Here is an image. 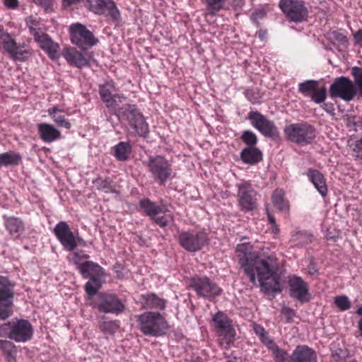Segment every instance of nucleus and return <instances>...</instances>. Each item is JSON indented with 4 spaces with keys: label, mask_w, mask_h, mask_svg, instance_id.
Masks as SVG:
<instances>
[{
    "label": "nucleus",
    "mask_w": 362,
    "mask_h": 362,
    "mask_svg": "<svg viewBox=\"0 0 362 362\" xmlns=\"http://www.w3.org/2000/svg\"><path fill=\"white\" fill-rule=\"evenodd\" d=\"M259 249L261 251L250 246V282L255 284L257 279L261 291L274 297L282 292L285 280L276 259L266 255L263 247Z\"/></svg>",
    "instance_id": "obj_1"
},
{
    "label": "nucleus",
    "mask_w": 362,
    "mask_h": 362,
    "mask_svg": "<svg viewBox=\"0 0 362 362\" xmlns=\"http://www.w3.org/2000/svg\"><path fill=\"white\" fill-rule=\"evenodd\" d=\"M115 114L120 121L126 122L130 129L134 130L129 132L130 134L144 138L148 136V124L136 105L124 104L117 109Z\"/></svg>",
    "instance_id": "obj_2"
},
{
    "label": "nucleus",
    "mask_w": 362,
    "mask_h": 362,
    "mask_svg": "<svg viewBox=\"0 0 362 362\" xmlns=\"http://www.w3.org/2000/svg\"><path fill=\"white\" fill-rule=\"evenodd\" d=\"M140 331L146 336L158 337L164 335L170 327L160 313L146 311L136 316Z\"/></svg>",
    "instance_id": "obj_3"
},
{
    "label": "nucleus",
    "mask_w": 362,
    "mask_h": 362,
    "mask_svg": "<svg viewBox=\"0 0 362 362\" xmlns=\"http://www.w3.org/2000/svg\"><path fill=\"white\" fill-rule=\"evenodd\" d=\"M33 334V327L27 320H13L0 325V337H8L16 342L28 341Z\"/></svg>",
    "instance_id": "obj_4"
},
{
    "label": "nucleus",
    "mask_w": 362,
    "mask_h": 362,
    "mask_svg": "<svg viewBox=\"0 0 362 362\" xmlns=\"http://www.w3.org/2000/svg\"><path fill=\"white\" fill-rule=\"evenodd\" d=\"M146 167L151 177L160 185H165L169 180L173 177L172 163L163 156H149Z\"/></svg>",
    "instance_id": "obj_5"
},
{
    "label": "nucleus",
    "mask_w": 362,
    "mask_h": 362,
    "mask_svg": "<svg viewBox=\"0 0 362 362\" xmlns=\"http://www.w3.org/2000/svg\"><path fill=\"white\" fill-rule=\"evenodd\" d=\"M189 287L195 291L199 298L214 301L223 293V289L211 279L206 276L194 275L189 280Z\"/></svg>",
    "instance_id": "obj_6"
},
{
    "label": "nucleus",
    "mask_w": 362,
    "mask_h": 362,
    "mask_svg": "<svg viewBox=\"0 0 362 362\" xmlns=\"http://www.w3.org/2000/svg\"><path fill=\"white\" fill-rule=\"evenodd\" d=\"M284 134L288 140L300 146L311 144L316 136L315 128L307 123L291 124L284 128Z\"/></svg>",
    "instance_id": "obj_7"
},
{
    "label": "nucleus",
    "mask_w": 362,
    "mask_h": 362,
    "mask_svg": "<svg viewBox=\"0 0 362 362\" xmlns=\"http://www.w3.org/2000/svg\"><path fill=\"white\" fill-rule=\"evenodd\" d=\"M14 288L15 283L0 274V320H6L13 314Z\"/></svg>",
    "instance_id": "obj_8"
},
{
    "label": "nucleus",
    "mask_w": 362,
    "mask_h": 362,
    "mask_svg": "<svg viewBox=\"0 0 362 362\" xmlns=\"http://www.w3.org/2000/svg\"><path fill=\"white\" fill-rule=\"evenodd\" d=\"M214 330L219 338V344L221 346L228 348L233 341L235 336V330L232 324V320L228 315L218 311L212 317Z\"/></svg>",
    "instance_id": "obj_9"
},
{
    "label": "nucleus",
    "mask_w": 362,
    "mask_h": 362,
    "mask_svg": "<svg viewBox=\"0 0 362 362\" xmlns=\"http://www.w3.org/2000/svg\"><path fill=\"white\" fill-rule=\"evenodd\" d=\"M24 47L23 44L18 45L12 35L0 25V49L14 61L25 62L28 59L30 52Z\"/></svg>",
    "instance_id": "obj_10"
},
{
    "label": "nucleus",
    "mask_w": 362,
    "mask_h": 362,
    "mask_svg": "<svg viewBox=\"0 0 362 362\" xmlns=\"http://www.w3.org/2000/svg\"><path fill=\"white\" fill-rule=\"evenodd\" d=\"M208 234L203 230L181 231L178 235L180 245L189 252L200 251L209 244Z\"/></svg>",
    "instance_id": "obj_11"
},
{
    "label": "nucleus",
    "mask_w": 362,
    "mask_h": 362,
    "mask_svg": "<svg viewBox=\"0 0 362 362\" xmlns=\"http://www.w3.org/2000/svg\"><path fill=\"white\" fill-rule=\"evenodd\" d=\"M279 6L290 22L299 23L308 18V9L303 0H280Z\"/></svg>",
    "instance_id": "obj_12"
},
{
    "label": "nucleus",
    "mask_w": 362,
    "mask_h": 362,
    "mask_svg": "<svg viewBox=\"0 0 362 362\" xmlns=\"http://www.w3.org/2000/svg\"><path fill=\"white\" fill-rule=\"evenodd\" d=\"M357 91L353 81L347 77L340 76L334 81L329 87V95L332 98H339L349 102L356 95Z\"/></svg>",
    "instance_id": "obj_13"
},
{
    "label": "nucleus",
    "mask_w": 362,
    "mask_h": 362,
    "mask_svg": "<svg viewBox=\"0 0 362 362\" xmlns=\"http://www.w3.org/2000/svg\"><path fill=\"white\" fill-rule=\"evenodd\" d=\"M250 123L265 137L274 141L280 138V133L274 122L260 112L250 110Z\"/></svg>",
    "instance_id": "obj_14"
},
{
    "label": "nucleus",
    "mask_w": 362,
    "mask_h": 362,
    "mask_svg": "<svg viewBox=\"0 0 362 362\" xmlns=\"http://www.w3.org/2000/svg\"><path fill=\"white\" fill-rule=\"evenodd\" d=\"M139 205L141 210L160 228L166 227L173 220L172 216L169 214H164L160 216L163 212L162 207L148 198L141 199Z\"/></svg>",
    "instance_id": "obj_15"
},
{
    "label": "nucleus",
    "mask_w": 362,
    "mask_h": 362,
    "mask_svg": "<svg viewBox=\"0 0 362 362\" xmlns=\"http://www.w3.org/2000/svg\"><path fill=\"white\" fill-rule=\"evenodd\" d=\"M71 42L79 48L86 49L97 44L93 33L81 23L72 24L70 27Z\"/></svg>",
    "instance_id": "obj_16"
},
{
    "label": "nucleus",
    "mask_w": 362,
    "mask_h": 362,
    "mask_svg": "<svg viewBox=\"0 0 362 362\" xmlns=\"http://www.w3.org/2000/svg\"><path fill=\"white\" fill-rule=\"evenodd\" d=\"M84 6L97 15H103L107 11L112 20L117 21L121 18L120 11L113 0H85Z\"/></svg>",
    "instance_id": "obj_17"
},
{
    "label": "nucleus",
    "mask_w": 362,
    "mask_h": 362,
    "mask_svg": "<svg viewBox=\"0 0 362 362\" xmlns=\"http://www.w3.org/2000/svg\"><path fill=\"white\" fill-rule=\"evenodd\" d=\"M100 300L97 304L98 310L104 313H112L118 315L125 309L124 303L113 293H100Z\"/></svg>",
    "instance_id": "obj_18"
},
{
    "label": "nucleus",
    "mask_w": 362,
    "mask_h": 362,
    "mask_svg": "<svg viewBox=\"0 0 362 362\" xmlns=\"http://www.w3.org/2000/svg\"><path fill=\"white\" fill-rule=\"evenodd\" d=\"M53 233L66 250L73 252L76 248V238L66 222L59 221L54 228Z\"/></svg>",
    "instance_id": "obj_19"
},
{
    "label": "nucleus",
    "mask_w": 362,
    "mask_h": 362,
    "mask_svg": "<svg viewBox=\"0 0 362 362\" xmlns=\"http://www.w3.org/2000/svg\"><path fill=\"white\" fill-rule=\"evenodd\" d=\"M117 89L113 81H108L99 86V93L107 108L115 107L125 97L117 93Z\"/></svg>",
    "instance_id": "obj_20"
},
{
    "label": "nucleus",
    "mask_w": 362,
    "mask_h": 362,
    "mask_svg": "<svg viewBox=\"0 0 362 362\" xmlns=\"http://www.w3.org/2000/svg\"><path fill=\"white\" fill-rule=\"evenodd\" d=\"M290 295L301 303H307L310 299V295L306 283L301 277L293 276L288 281Z\"/></svg>",
    "instance_id": "obj_21"
},
{
    "label": "nucleus",
    "mask_w": 362,
    "mask_h": 362,
    "mask_svg": "<svg viewBox=\"0 0 362 362\" xmlns=\"http://www.w3.org/2000/svg\"><path fill=\"white\" fill-rule=\"evenodd\" d=\"M293 362H317L316 351L307 345H298L291 354Z\"/></svg>",
    "instance_id": "obj_22"
},
{
    "label": "nucleus",
    "mask_w": 362,
    "mask_h": 362,
    "mask_svg": "<svg viewBox=\"0 0 362 362\" xmlns=\"http://www.w3.org/2000/svg\"><path fill=\"white\" fill-rule=\"evenodd\" d=\"M63 56L70 65L78 68L83 67L89 64V57L74 47L64 50Z\"/></svg>",
    "instance_id": "obj_23"
},
{
    "label": "nucleus",
    "mask_w": 362,
    "mask_h": 362,
    "mask_svg": "<svg viewBox=\"0 0 362 362\" xmlns=\"http://www.w3.org/2000/svg\"><path fill=\"white\" fill-rule=\"evenodd\" d=\"M35 41L40 45V48L47 54L50 59H56L59 58V46L57 43L54 42L47 34L41 35V37L35 40Z\"/></svg>",
    "instance_id": "obj_24"
},
{
    "label": "nucleus",
    "mask_w": 362,
    "mask_h": 362,
    "mask_svg": "<svg viewBox=\"0 0 362 362\" xmlns=\"http://www.w3.org/2000/svg\"><path fill=\"white\" fill-rule=\"evenodd\" d=\"M40 138L45 143H52L61 138V132L53 125L47 123L37 124Z\"/></svg>",
    "instance_id": "obj_25"
},
{
    "label": "nucleus",
    "mask_w": 362,
    "mask_h": 362,
    "mask_svg": "<svg viewBox=\"0 0 362 362\" xmlns=\"http://www.w3.org/2000/svg\"><path fill=\"white\" fill-rule=\"evenodd\" d=\"M79 272L83 279L106 276L104 268L93 261L84 262L83 264L80 266Z\"/></svg>",
    "instance_id": "obj_26"
},
{
    "label": "nucleus",
    "mask_w": 362,
    "mask_h": 362,
    "mask_svg": "<svg viewBox=\"0 0 362 362\" xmlns=\"http://www.w3.org/2000/svg\"><path fill=\"white\" fill-rule=\"evenodd\" d=\"M306 174L309 180L313 184L322 197H326L328 189L324 175L319 170L314 169H308Z\"/></svg>",
    "instance_id": "obj_27"
},
{
    "label": "nucleus",
    "mask_w": 362,
    "mask_h": 362,
    "mask_svg": "<svg viewBox=\"0 0 362 362\" xmlns=\"http://www.w3.org/2000/svg\"><path fill=\"white\" fill-rule=\"evenodd\" d=\"M141 299L146 309L163 310L166 307V300L154 293L142 294Z\"/></svg>",
    "instance_id": "obj_28"
},
{
    "label": "nucleus",
    "mask_w": 362,
    "mask_h": 362,
    "mask_svg": "<svg viewBox=\"0 0 362 362\" xmlns=\"http://www.w3.org/2000/svg\"><path fill=\"white\" fill-rule=\"evenodd\" d=\"M235 258L243 269L245 274L249 276V243H242L237 245Z\"/></svg>",
    "instance_id": "obj_29"
},
{
    "label": "nucleus",
    "mask_w": 362,
    "mask_h": 362,
    "mask_svg": "<svg viewBox=\"0 0 362 362\" xmlns=\"http://www.w3.org/2000/svg\"><path fill=\"white\" fill-rule=\"evenodd\" d=\"M98 329L105 335L113 336L120 327L119 320H108L105 316H103L98 322Z\"/></svg>",
    "instance_id": "obj_30"
},
{
    "label": "nucleus",
    "mask_w": 362,
    "mask_h": 362,
    "mask_svg": "<svg viewBox=\"0 0 362 362\" xmlns=\"http://www.w3.org/2000/svg\"><path fill=\"white\" fill-rule=\"evenodd\" d=\"M113 155L119 161H125L129 159L132 146L129 141H120L112 148Z\"/></svg>",
    "instance_id": "obj_31"
},
{
    "label": "nucleus",
    "mask_w": 362,
    "mask_h": 362,
    "mask_svg": "<svg viewBox=\"0 0 362 362\" xmlns=\"http://www.w3.org/2000/svg\"><path fill=\"white\" fill-rule=\"evenodd\" d=\"M25 23L29 28L30 33L33 35L35 40L41 37V35L46 34L44 32V25L40 19L32 16H28L25 19Z\"/></svg>",
    "instance_id": "obj_32"
},
{
    "label": "nucleus",
    "mask_w": 362,
    "mask_h": 362,
    "mask_svg": "<svg viewBox=\"0 0 362 362\" xmlns=\"http://www.w3.org/2000/svg\"><path fill=\"white\" fill-rule=\"evenodd\" d=\"M21 159V154L14 151H10L0 153V167L18 165Z\"/></svg>",
    "instance_id": "obj_33"
},
{
    "label": "nucleus",
    "mask_w": 362,
    "mask_h": 362,
    "mask_svg": "<svg viewBox=\"0 0 362 362\" xmlns=\"http://www.w3.org/2000/svg\"><path fill=\"white\" fill-rule=\"evenodd\" d=\"M252 329L255 334L258 337L259 341L267 348L270 349L273 345L276 344L274 339L269 336V332L265 329L254 322L252 323Z\"/></svg>",
    "instance_id": "obj_34"
},
{
    "label": "nucleus",
    "mask_w": 362,
    "mask_h": 362,
    "mask_svg": "<svg viewBox=\"0 0 362 362\" xmlns=\"http://www.w3.org/2000/svg\"><path fill=\"white\" fill-rule=\"evenodd\" d=\"M62 112L57 107H52L47 110L48 115L59 127L69 129L71 127V124L65 117V115L60 114Z\"/></svg>",
    "instance_id": "obj_35"
},
{
    "label": "nucleus",
    "mask_w": 362,
    "mask_h": 362,
    "mask_svg": "<svg viewBox=\"0 0 362 362\" xmlns=\"http://www.w3.org/2000/svg\"><path fill=\"white\" fill-rule=\"evenodd\" d=\"M112 183L113 182L110 177L103 178L99 177L93 180V184L98 190L103 191L107 194L117 192Z\"/></svg>",
    "instance_id": "obj_36"
},
{
    "label": "nucleus",
    "mask_w": 362,
    "mask_h": 362,
    "mask_svg": "<svg viewBox=\"0 0 362 362\" xmlns=\"http://www.w3.org/2000/svg\"><path fill=\"white\" fill-rule=\"evenodd\" d=\"M268 350L271 352L274 362H293L291 354L289 355L286 350L281 349L276 344Z\"/></svg>",
    "instance_id": "obj_37"
},
{
    "label": "nucleus",
    "mask_w": 362,
    "mask_h": 362,
    "mask_svg": "<svg viewBox=\"0 0 362 362\" xmlns=\"http://www.w3.org/2000/svg\"><path fill=\"white\" fill-rule=\"evenodd\" d=\"M257 143V136L250 132V165L256 164L262 160L263 154L261 150L255 145Z\"/></svg>",
    "instance_id": "obj_38"
},
{
    "label": "nucleus",
    "mask_w": 362,
    "mask_h": 362,
    "mask_svg": "<svg viewBox=\"0 0 362 362\" xmlns=\"http://www.w3.org/2000/svg\"><path fill=\"white\" fill-rule=\"evenodd\" d=\"M0 349L8 362L15 361L17 351L15 344L12 341L0 339Z\"/></svg>",
    "instance_id": "obj_39"
},
{
    "label": "nucleus",
    "mask_w": 362,
    "mask_h": 362,
    "mask_svg": "<svg viewBox=\"0 0 362 362\" xmlns=\"http://www.w3.org/2000/svg\"><path fill=\"white\" fill-rule=\"evenodd\" d=\"M206 6V10L211 16L216 15L221 10L226 8V0H201Z\"/></svg>",
    "instance_id": "obj_40"
},
{
    "label": "nucleus",
    "mask_w": 362,
    "mask_h": 362,
    "mask_svg": "<svg viewBox=\"0 0 362 362\" xmlns=\"http://www.w3.org/2000/svg\"><path fill=\"white\" fill-rule=\"evenodd\" d=\"M6 228L11 234H18L23 230V224L21 220L16 217H8L4 216Z\"/></svg>",
    "instance_id": "obj_41"
},
{
    "label": "nucleus",
    "mask_w": 362,
    "mask_h": 362,
    "mask_svg": "<svg viewBox=\"0 0 362 362\" xmlns=\"http://www.w3.org/2000/svg\"><path fill=\"white\" fill-rule=\"evenodd\" d=\"M272 202L274 206L280 211H286L288 210V204L284 199V192L281 189H276L272 194Z\"/></svg>",
    "instance_id": "obj_42"
},
{
    "label": "nucleus",
    "mask_w": 362,
    "mask_h": 362,
    "mask_svg": "<svg viewBox=\"0 0 362 362\" xmlns=\"http://www.w3.org/2000/svg\"><path fill=\"white\" fill-rule=\"evenodd\" d=\"M105 277V276H97L88 278L89 280L85 284V291L86 293L90 296H93L96 294L102 286Z\"/></svg>",
    "instance_id": "obj_43"
},
{
    "label": "nucleus",
    "mask_w": 362,
    "mask_h": 362,
    "mask_svg": "<svg viewBox=\"0 0 362 362\" xmlns=\"http://www.w3.org/2000/svg\"><path fill=\"white\" fill-rule=\"evenodd\" d=\"M331 356L337 362H357L356 360L351 358L349 353L346 349L340 348L332 350Z\"/></svg>",
    "instance_id": "obj_44"
},
{
    "label": "nucleus",
    "mask_w": 362,
    "mask_h": 362,
    "mask_svg": "<svg viewBox=\"0 0 362 362\" xmlns=\"http://www.w3.org/2000/svg\"><path fill=\"white\" fill-rule=\"evenodd\" d=\"M319 83L315 80H307L298 84V90L304 95H311L316 90Z\"/></svg>",
    "instance_id": "obj_45"
},
{
    "label": "nucleus",
    "mask_w": 362,
    "mask_h": 362,
    "mask_svg": "<svg viewBox=\"0 0 362 362\" xmlns=\"http://www.w3.org/2000/svg\"><path fill=\"white\" fill-rule=\"evenodd\" d=\"M239 203L242 209L249 211V189L245 185L240 186L238 189Z\"/></svg>",
    "instance_id": "obj_46"
},
{
    "label": "nucleus",
    "mask_w": 362,
    "mask_h": 362,
    "mask_svg": "<svg viewBox=\"0 0 362 362\" xmlns=\"http://www.w3.org/2000/svg\"><path fill=\"white\" fill-rule=\"evenodd\" d=\"M351 74L354 78V85L358 89L359 96L362 98V68L354 66L351 69Z\"/></svg>",
    "instance_id": "obj_47"
},
{
    "label": "nucleus",
    "mask_w": 362,
    "mask_h": 362,
    "mask_svg": "<svg viewBox=\"0 0 362 362\" xmlns=\"http://www.w3.org/2000/svg\"><path fill=\"white\" fill-rule=\"evenodd\" d=\"M327 92L325 86L321 88L319 86L317 87L316 90L313 91L311 96V100L317 104L323 103L327 98Z\"/></svg>",
    "instance_id": "obj_48"
},
{
    "label": "nucleus",
    "mask_w": 362,
    "mask_h": 362,
    "mask_svg": "<svg viewBox=\"0 0 362 362\" xmlns=\"http://www.w3.org/2000/svg\"><path fill=\"white\" fill-rule=\"evenodd\" d=\"M336 306L341 310H347L351 308V302L346 296H337L334 299Z\"/></svg>",
    "instance_id": "obj_49"
},
{
    "label": "nucleus",
    "mask_w": 362,
    "mask_h": 362,
    "mask_svg": "<svg viewBox=\"0 0 362 362\" xmlns=\"http://www.w3.org/2000/svg\"><path fill=\"white\" fill-rule=\"evenodd\" d=\"M294 241L299 244L304 245L311 242L312 235L307 231H299L293 236Z\"/></svg>",
    "instance_id": "obj_50"
},
{
    "label": "nucleus",
    "mask_w": 362,
    "mask_h": 362,
    "mask_svg": "<svg viewBox=\"0 0 362 362\" xmlns=\"http://www.w3.org/2000/svg\"><path fill=\"white\" fill-rule=\"evenodd\" d=\"M243 141L248 145L247 147L245 148L241 153V158L245 163H249V130H246L242 135Z\"/></svg>",
    "instance_id": "obj_51"
},
{
    "label": "nucleus",
    "mask_w": 362,
    "mask_h": 362,
    "mask_svg": "<svg viewBox=\"0 0 362 362\" xmlns=\"http://www.w3.org/2000/svg\"><path fill=\"white\" fill-rule=\"evenodd\" d=\"M89 258L88 255L81 254V252H75L73 253L72 262L76 265V269L79 271L80 266L83 264V262H81L83 259H88Z\"/></svg>",
    "instance_id": "obj_52"
},
{
    "label": "nucleus",
    "mask_w": 362,
    "mask_h": 362,
    "mask_svg": "<svg viewBox=\"0 0 362 362\" xmlns=\"http://www.w3.org/2000/svg\"><path fill=\"white\" fill-rule=\"evenodd\" d=\"M267 15L264 9H257L254 11L252 14L251 19L252 22L256 25L257 27L259 26V20L263 19Z\"/></svg>",
    "instance_id": "obj_53"
},
{
    "label": "nucleus",
    "mask_w": 362,
    "mask_h": 362,
    "mask_svg": "<svg viewBox=\"0 0 362 362\" xmlns=\"http://www.w3.org/2000/svg\"><path fill=\"white\" fill-rule=\"evenodd\" d=\"M281 313L284 315L286 322H292L294 317L296 316L294 311L288 307L283 308Z\"/></svg>",
    "instance_id": "obj_54"
},
{
    "label": "nucleus",
    "mask_w": 362,
    "mask_h": 362,
    "mask_svg": "<svg viewBox=\"0 0 362 362\" xmlns=\"http://www.w3.org/2000/svg\"><path fill=\"white\" fill-rule=\"evenodd\" d=\"M33 2L42 6L45 11L52 9L54 0H33Z\"/></svg>",
    "instance_id": "obj_55"
},
{
    "label": "nucleus",
    "mask_w": 362,
    "mask_h": 362,
    "mask_svg": "<svg viewBox=\"0 0 362 362\" xmlns=\"http://www.w3.org/2000/svg\"><path fill=\"white\" fill-rule=\"evenodd\" d=\"M333 39L341 43V45H346L348 42V40L346 35H344L343 33H339L338 31H334L332 33Z\"/></svg>",
    "instance_id": "obj_56"
},
{
    "label": "nucleus",
    "mask_w": 362,
    "mask_h": 362,
    "mask_svg": "<svg viewBox=\"0 0 362 362\" xmlns=\"http://www.w3.org/2000/svg\"><path fill=\"white\" fill-rule=\"evenodd\" d=\"M267 216H268L269 223H270V225L272 226V229L273 232L276 234L279 233V229L276 223V220H275L274 216L269 212H267Z\"/></svg>",
    "instance_id": "obj_57"
},
{
    "label": "nucleus",
    "mask_w": 362,
    "mask_h": 362,
    "mask_svg": "<svg viewBox=\"0 0 362 362\" xmlns=\"http://www.w3.org/2000/svg\"><path fill=\"white\" fill-rule=\"evenodd\" d=\"M349 122L356 129L357 128L362 129V118L357 119L356 116L351 117L349 119Z\"/></svg>",
    "instance_id": "obj_58"
},
{
    "label": "nucleus",
    "mask_w": 362,
    "mask_h": 362,
    "mask_svg": "<svg viewBox=\"0 0 362 362\" xmlns=\"http://www.w3.org/2000/svg\"><path fill=\"white\" fill-rule=\"evenodd\" d=\"M355 44L362 48V28L353 34Z\"/></svg>",
    "instance_id": "obj_59"
},
{
    "label": "nucleus",
    "mask_w": 362,
    "mask_h": 362,
    "mask_svg": "<svg viewBox=\"0 0 362 362\" xmlns=\"http://www.w3.org/2000/svg\"><path fill=\"white\" fill-rule=\"evenodd\" d=\"M354 151L358 158H362V139L356 141Z\"/></svg>",
    "instance_id": "obj_60"
},
{
    "label": "nucleus",
    "mask_w": 362,
    "mask_h": 362,
    "mask_svg": "<svg viewBox=\"0 0 362 362\" xmlns=\"http://www.w3.org/2000/svg\"><path fill=\"white\" fill-rule=\"evenodd\" d=\"M4 4L9 9H15L18 6V0H4Z\"/></svg>",
    "instance_id": "obj_61"
},
{
    "label": "nucleus",
    "mask_w": 362,
    "mask_h": 362,
    "mask_svg": "<svg viewBox=\"0 0 362 362\" xmlns=\"http://www.w3.org/2000/svg\"><path fill=\"white\" fill-rule=\"evenodd\" d=\"M323 109L331 115H334V107L332 103H325L322 105Z\"/></svg>",
    "instance_id": "obj_62"
},
{
    "label": "nucleus",
    "mask_w": 362,
    "mask_h": 362,
    "mask_svg": "<svg viewBox=\"0 0 362 362\" xmlns=\"http://www.w3.org/2000/svg\"><path fill=\"white\" fill-rule=\"evenodd\" d=\"M81 1L85 3V0H62V6L64 8H68Z\"/></svg>",
    "instance_id": "obj_63"
},
{
    "label": "nucleus",
    "mask_w": 362,
    "mask_h": 362,
    "mask_svg": "<svg viewBox=\"0 0 362 362\" xmlns=\"http://www.w3.org/2000/svg\"><path fill=\"white\" fill-rule=\"evenodd\" d=\"M356 314L361 316L358 322V329L360 331V336L362 337V305L357 309Z\"/></svg>",
    "instance_id": "obj_64"
}]
</instances>
